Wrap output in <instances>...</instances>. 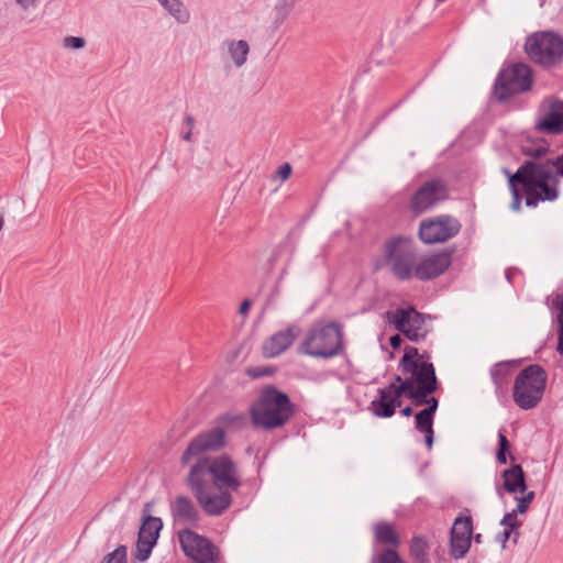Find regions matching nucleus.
<instances>
[{
  "mask_svg": "<svg viewBox=\"0 0 563 563\" xmlns=\"http://www.w3.org/2000/svg\"><path fill=\"white\" fill-rule=\"evenodd\" d=\"M512 533H516V538L512 539V542L517 543L520 532L515 529L508 528V527H505V529L503 531L498 532L496 534L495 539L498 543H500L503 549H506L507 542H508V540L511 539Z\"/></svg>",
  "mask_w": 563,
  "mask_h": 563,
  "instance_id": "nucleus-39",
  "label": "nucleus"
},
{
  "mask_svg": "<svg viewBox=\"0 0 563 563\" xmlns=\"http://www.w3.org/2000/svg\"><path fill=\"white\" fill-rule=\"evenodd\" d=\"M433 415L428 413L424 410H420L415 416L416 429L419 430L420 432L433 430Z\"/></svg>",
  "mask_w": 563,
  "mask_h": 563,
  "instance_id": "nucleus-34",
  "label": "nucleus"
},
{
  "mask_svg": "<svg viewBox=\"0 0 563 563\" xmlns=\"http://www.w3.org/2000/svg\"><path fill=\"white\" fill-rule=\"evenodd\" d=\"M435 563H452L451 559L445 555L444 549L438 548L434 551Z\"/></svg>",
  "mask_w": 563,
  "mask_h": 563,
  "instance_id": "nucleus-43",
  "label": "nucleus"
},
{
  "mask_svg": "<svg viewBox=\"0 0 563 563\" xmlns=\"http://www.w3.org/2000/svg\"><path fill=\"white\" fill-rule=\"evenodd\" d=\"M473 521L471 516L455 518L450 531V555L455 560L463 559L471 548Z\"/></svg>",
  "mask_w": 563,
  "mask_h": 563,
  "instance_id": "nucleus-15",
  "label": "nucleus"
},
{
  "mask_svg": "<svg viewBox=\"0 0 563 563\" xmlns=\"http://www.w3.org/2000/svg\"><path fill=\"white\" fill-rule=\"evenodd\" d=\"M371 563H406L396 549L385 548L380 553L371 559Z\"/></svg>",
  "mask_w": 563,
  "mask_h": 563,
  "instance_id": "nucleus-33",
  "label": "nucleus"
},
{
  "mask_svg": "<svg viewBox=\"0 0 563 563\" xmlns=\"http://www.w3.org/2000/svg\"><path fill=\"white\" fill-rule=\"evenodd\" d=\"M389 385L378 389V397L371 402V409L376 417L390 418L394 416Z\"/></svg>",
  "mask_w": 563,
  "mask_h": 563,
  "instance_id": "nucleus-23",
  "label": "nucleus"
},
{
  "mask_svg": "<svg viewBox=\"0 0 563 563\" xmlns=\"http://www.w3.org/2000/svg\"><path fill=\"white\" fill-rule=\"evenodd\" d=\"M404 375H408L405 378L402 385L409 384L408 396H416L419 394H433L439 387V382L435 375V368L432 363H417L415 368L400 369Z\"/></svg>",
  "mask_w": 563,
  "mask_h": 563,
  "instance_id": "nucleus-13",
  "label": "nucleus"
},
{
  "mask_svg": "<svg viewBox=\"0 0 563 563\" xmlns=\"http://www.w3.org/2000/svg\"><path fill=\"white\" fill-rule=\"evenodd\" d=\"M481 538H482L481 533L476 534L475 538H474L475 542L479 543L481 542Z\"/></svg>",
  "mask_w": 563,
  "mask_h": 563,
  "instance_id": "nucleus-58",
  "label": "nucleus"
},
{
  "mask_svg": "<svg viewBox=\"0 0 563 563\" xmlns=\"http://www.w3.org/2000/svg\"><path fill=\"white\" fill-rule=\"evenodd\" d=\"M423 433H424L426 445H427L428 450H431L432 445H433L434 431L433 430H429V431H426Z\"/></svg>",
  "mask_w": 563,
  "mask_h": 563,
  "instance_id": "nucleus-47",
  "label": "nucleus"
},
{
  "mask_svg": "<svg viewBox=\"0 0 563 563\" xmlns=\"http://www.w3.org/2000/svg\"><path fill=\"white\" fill-rule=\"evenodd\" d=\"M460 221L449 214H441L421 221L419 238L424 244L443 243L459 234Z\"/></svg>",
  "mask_w": 563,
  "mask_h": 563,
  "instance_id": "nucleus-10",
  "label": "nucleus"
},
{
  "mask_svg": "<svg viewBox=\"0 0 563 563\" xmlns=\"http://www.w3.org/2000/svg\"><path fill=\"white\" fill-rule=\"evenodd\" d=\"M547 379V372L538 364L521 369L514 382V402L522 410L537 408L543 398Z\"/></svg>",
  "mask_w": 563,
  "mask_h": 563,
  "instance_id": "nucleus-5",
  "label": "nucleus"
},
{
  "mask_svg": "<svg viewBox=\"0 0 563 563\" xmlns=\"http://www.w3.org/2000/svg\"><path fill=\"white\" fill-rule=\"evenodd\" d=\"M276 173L283 180H286L291 174V166L285 163L278 167Z\"/></svg>",
  "mask_w": 563,
  "mask_h": 563,
  "instance_id": "nucleus-42",
  "label": "nucleus"
},
{
  "mask_svg": "<svg viewBox=\"0 0 563 563\" xmlns=\"http://www.w3.org/2000/svg\"><path fill=\"white\" fill-rule=\"evenodd\" d=\"M191 136H192V130H189L183 135V140L189 142L191 141Z\"/></svg>",
  "mask_w": 563,
  "mask_h": 563,
  "instance_id": "nucleus-55",
  "label": "nucleus"
},
{
  "mask_svg": "<svg viewBox=\"0 0 563 563\" xmlns=\"http://www.w3.org/2000/svg\"><path fill=\"white\" fill-rule=\"evenodd\" d=\"M523 163H531L537 166V169L540 172H545L547 176L543 184L548 188H556L558 180L552 175V167L556 169V174L563 177V154L558 156L554 159H545L543 162L536 161H525Z\"/></svg>",
  "mask_w": 563,
  "mask_h": 563,
  "instance_id": "nucleus-22",
  "label": "nucleus"
},
{
  "mask_svg": "<svg viewBox=\"0 0 563 563\" xmlns=\"http://www.w3.org/2000/svg\"><path fill=\"white\" fill-rule=\"evenodd\" d=\"M223 45L227 47L228 53L236 68L242 67L246 63L250 53V46L246 41L227 40L223 42Z\"/></svg>",
  "mask_w": 563,
  "mask_h": 563,
  "instance_id": "nucleus-24",
  "label": "nucleus"
},
{
  "mask_svg": "<svg viewBox=\"0 0 563 563\" xmlns=\"http://www.w3.org/2000/svg\"><path fill=\"white\" fill-rule=\"evenodd\" d=\"M15 2L23 9L29 10L30 8L34 7L37 2V0H15Z\"/></svg>",
  "mask_w": 563,
  "mask_h": 563,
  "instance_id": "nucleus-48",
  "label": "nucleus"
},
{
  "mask_svg": "<svg viewBox=\"0 0 563 563\" xmlns=\"http://www.w3.org/2000/svg\"><path fill=\"white\" fill-rule=\"evenodd\" d=\"M404 382H405V378H402L400 375H396L393 383H395L396 385H402Z\"/></svg>",
  "mask_w": 563,
  "mask_h": 563,
  "instance_id": "nucleus-56",
  "label": "nucleus"
},
{
  "mask_svg": "<svg viewBox=\"0 0 563 563\" xmlns=\"http://www.w3.org/2000/svg\"><path fill=\"white\" fill-rule=\"evenodd\" d=\"M500 525L519 531L522 521L518 519V512L512 510L504 515L503 519L500 520Z\"/></svg>",
  "mask_w": 563,
  "mask_h": 563,
  "instance_id": "nucleus-40",
  "label": "nucleus"
},
{
  "mask_svg": "<svg viewBox=\"0 0 563 563\" xmlns=\"http://www.w3.org/2000/svg\"><path fill=\"white\" fill-rule=\"evenodd\" d=\"M503 487L510 494L525 493L527 490L526 474L520 464H512L501 472Z\"/></svg>",
  "mask_w": 563,
  "mask_h": 563,
  "instance_id": "nucleus-20",
  "label": "nucleus"
},
{
  "mask_svg": "<svg viewBox=\"0 0 563 563\" xmlns=\"http://www.w3.org/2000/svg\"><path fill=\"white\" fill-rule=\"evenodd\" d=\"M170 512L176 525L195 527L198 525L200 515L194 501L185 495L177 496L170 503Z\"/></svg>",
  "mask_w": 563,
  "mask_h": 563,
  "instance_id": "nucleus-18",
  "label": "nucleus"
},
{
  "mask_svg": "<svg viewBox=\"0 0 563 563\" xmlns=\"http://www.w3.org/2000/svg\"><path fill=\"white\" fill-rule=\"evenodd\" d=\"M245 421V416L242 413H224L217 419V424L211 429H221L224 433V440L227 441V428L231 426H239Z\"/></svg>",
  "mask_w": 563,
  "mask_h": 563,
  "instance_id": "nucleus-31",
  "label": "nucleus"
},
{
  "mask_svg": "<svg viewBox=\"0 0 563 563\" xmlns=\"http://www.w3.org/2000/svg\"><path fill=\"white\" fill-rule=\"evenodd\" d=\"M410 385H396L395 383L389 384V390L391 396V404L394 405V413L396 412V408L400 407L402 404L401 396L405 395L408 397V387Z\"/></svg>",
  "mask_w": 563,
  "mask_h": 563,
  "instance_id": "nucleus-36",
  "label": "nucleus"
},
{
  "mask_svg": "<svg viewBox=\"0 0 563 563\" xmlns=\"http://www.w3.org/2000/svg\"><path fill=\"white\" fill-rule=\"evenodd\" d=\"M298 0H276L273 9L274 23L279 26L288 18Z\"/></svg>",
  "mask_w": 563,
  "mask_h": 563,
  "instance_id": "nucleus-29",
  "label": "nucleus"
},
{
  "mask_svg": "<svg viewBox=\"0 0 563 563\" xmlns=\"http://www.w3.org/2000/svg\"><path fill=\"white\" fill-rule=\"evenodd\" d=\"M525 49L534 63L554 66L563 59V37L554 32H538L527 37Z\"/></svg>",
  "mask_w": 563,
  "mask_h": 563,
  "instance_id": "nucleus-7",
  "label": "nucleus"
},
{
  "mask_svg": "<svg viewBox=\"0 0 563 563\" xmlns=\"http://www.w3.org/2000/svg\"><path fill=\"white\" fill-rule=\"evenodd\" d=\"M125 545H119L113 552L106 555L101 563H128Z\"/></svg>",
  "mask_w": 563,
  "mask_h": 563,
  "instance_id": "nucleus-38",
  "label": "nucleus"
},
{
  "mask_svg": "<svg viewBox=\"0 0 563 563\" xmlns=\"http://www.w3.org/2000/svg\"><path fill=\"white\" fill-rule=\"evenodd\" d=\"M163 528V521L158 517L153 516H144L142 518V523L139 529L137 537L143 538L144 540H153L157 542V539L159 537V532Z\"/></svg>",
  "mask_w": 563,
  "mask_h": 563,
  "instance_id": "nucleus-25",
  "label": "nucleus"
},
{
  "mask_svg": "<svg viewBox=\"0 0 563 563\" xmlns=\"http://www.w3.org/2000/svg\"><path fill=\"white\" fill-rule=\"evenodd\" d=\"M400 412L405 417H410L412 415V408L410 406H407L402 408Z\"/></svg>",
  "mask_w": 563,
  "mask_h": 563,
  "instance_id": "nucleus-54",
  "label": "nucleus"
},
{
  "mask_svg": "<svg viewBox=\"0 0 563 563\" xmlns=\"http://www.w3.org/2000/svg\"><path fill=\"white\" fill-rule=\"evenodd\" d=\"M389 343L394 349H398L402 343V339L399 334H395L389 338Z\"/></svg>",
  "mask_w": 563,
  "mask_h": 563,
  "instance_id": "nucleus-49",
  "label": "nucleus"
},
{
  "mask_svg": "<svg viewBox=\"0 0 563 563\" xmlns=\"http://www.w3.org/2000/svg\"><path fill=\"white\" fill-rule=\"evenodd\" d=\"M497 494H498L499 496H503L501 490H500V488H499V487H497Z\"/></svg>",
  "mask_w": 563,
  "mask_h": 563,
  "instance_id": "nucleus-59",
  "label": "nucleus"
},
{
  "mask_svg": "<svg viewBox=\"0 0 563 563\" xmlns=\"http://www.w3.org/2000/svg\"><path fill=\"white\" fill-rule=\"evenodd\" d=\"M428 354H420L417 347L407 345L404 350V355L399 361V369H413L415 364L428 362Z\"/></svg>",
  "mask_w": 563,
  "mask_h": 563,
  "instance_id": "nucleus-28",
  "label": "nucleus"
},
{
  "mask_svg": "<svg viewBox=\"0 0 563 563\" xmlns=\"http://www.w3.org/2000/svg\"><path fill=\"white\" fill-rule=\"evenodd\" d=\"M534 497H536V494H534V492H532V490L527 492V493L522 496V498H523L527 503H529V504H531V503L533 501Z\"/></svg>",
  "mask_w": 563,
  "mask_h": 563,
  "instance_id": "nucleus-53",
  "label": "nucleus"
},
{
  "mask_svg": "<svg viewBox=\"0 0 563 563\" xmlns=\"http://www.w3.org/2000/svg\"><path fill=\"white\" fill-rule=\"evenodd\" d=\"M429 542L423 536H413L409 544V553L415 563H428Z\"/></svg>",
  "mask_w": 563,
  "mask_h": 563,
  "instance_id": "nucleus-26",
  "label": "nucleus"
},
{
  "mask_svg": "<svg viewBox=\"0 0 563 563\" xmlns=\"http://www.w3.org/2000/svg\"><path fill=\"white\" fill-rule=\"evenodd\" d=\"M516 500L517 507L514 509L515 512L525 514L529 509L530 504L527 503L522 497H517Z\"/></svg>",
  "mask_w": 563,
  "mask_h": 563,
  "instance_id": "nucleus-45",
  "label": "nucleus"
},
{
  "mask_svg": "<svg viewBox=\"0 0 563 563\" xmlns=\"http://www.w3.org/2000/svg\"><path fill=\"white\" fill-rule=\"evenodd\" d=\"M225 445L221 429H208L194 437L180 456V464L189 466L186 485L208 516H220L229 509L231 493L243 483L240 467L229 454L209 455Z\"/></svg>",
  "mask_w": 563,
  "mask_h": 563,
  "instance_id": "nucleus-1",
  "label": "nucleus"
},
{
  "mask_svg": "<svg viewBox=\"0 0 563 563\" xmlns=\"http://www.w3.org/2000/svg\"><path fill=\"white\" fill-rule=\"evenodd\" d=\"M531 86V69L525 64H515L498 74L494 93L499 101H506L515 95L530 90Z\"/></svg>",
  "mask_w": 563,
  "mask_h": 563,
  "instance_id": "nucleus-8",
  "label": "nucleus"
},
{
  "mask_svg": "<svg viewBox=\"0 0 563 563\" xmlns=\"http://www.w3.org/2000/svg\"><path fill=\"white\" fill-rule=\"evenodd\" d=\"M509 450H510V442L507 439V437L505 435L504 430H499V432H498V450L496 453V460L499 464L504 465L507 463V461H508L507 453L509 452Z\"/></svg>",
  "mask_w": 563,
  "mask_h": 563,
  "instance_id": "nucleus-35",
  "label": "nucleus"
},
{
  "mask_svg": "<svg viewBox=\"0 0 563 563\" xmlns=\"http://www.w3.org/2000/svg\"><path fill=\"white\" fill-rule=\"evenodd\" d=\"M552 309L558 311L556 321L559 325L558 330V346L556 351L563 355V292L559 294L552 300Z\"/></svg>",
  "mask_w": 563,
  "mask_h": 563,
  "instance_id": "nucleus-30",
  "label": "nucleus"
},
{
  "mask_svg": "<svg viewBox=\"0 0 563 563\" xmlns=\"http://www.w3.org/2000/svg\"><path fill=\"white\" fill-rule=\"evenodd\" d=\"M547 173L539 172L531 163H522L514 176H510L509 189L512 195L511 209L519 211L521 208V195L518 186L521 187L526 197V206L536 208L539 201H552L558 198V188H548L543 181Z\"/></svg>",
  "mask_w": 563,
  "mask_h": 563,
  "instance_id": "nucleus-3",
  "label": "nucleus"
},
{
  "mask_svg": "<svg viewBox=\"0 0 563 563\" xmlns=\"http://www.w3.org/2000/svg\"><path fill=\"white\" fill-rule=\"evenodd\" d=\"M386 261L394 276L399 280H409L415 275L416 250L410 239L396 236L385 244Z\"/></svg>",
  "mask_w": 563,
  "mask_h": 563,
  "instance_id": "nucleus-6",
  "label": "nucleus"
},
{
  "mask_svg": "<svg viewBox=\"0 0 563 563\" xmlns=\"http://www.w3.org/2000/svg\"><path fill=\"white\" fill-rule=\"evenodd\" d=\"M519 365V361H504L495 364L490 368L492 380L495 385V393L505 395L509 383V377L512 373V368Z\"/></svg>",
  "mask_w": 563,
  "mask_h": 563,
  "instance_id": "nucleus-19",
  "label": "nucleus"
},
{
  "mask_svg": "<svg viewBox=\"0 0 563 563\" xmlns=\"http://www.w3.org/2000/svg\"><path fill=\"white\" fill-rule=\"evenodd\" d=\"M250 307H251V301H250V299H245V300H243V301H242V303H241V306H240V309H239V312H240L241 314H246V313H247V311H249V309H250Z\"/></svg>",
  "mask_w": 563,
  "mask_h": 563,
  "instance_id": "nucleus-50",
  "label": "nucleus"
},
{
  "mask_svg": "<svg viewBox=\"0 0 563 563\" xmlns=\"http://www.w3.org/2000/svg\"><path fill=\"white\" fill-rule=\"evenodd\" d=\"M427 405H428V407L424 408L423 410L427 411L428 413H431L434 416V413L438 409V406H439V400L435 397H430V398H428Z\"/></svg>",
  "mask_w": 563,
  "mask_h": 563,
  "instance_id": "nucleus-46",
  "label": "nucleus"
},
{
  "mask_svg": "<svg viewBox=\"0 0 563 563\" xmlns=\"http://www.w3.org/2000/svg\"><path fill=\"white\" fill-rule=\"evenodd\" d=\"M86 45V40L79 36H67L64 38V46L67 48L80 49Z\"/></svg>",
  "mask_w": 563,
  "mask_h": 563,
  "instance_id": "nucleus-41",
  "label": "nucleus"
},
{
  "mask_svg": "<svg viewBox=\"0 0 563 563\" xmlns=\"http://www.w3.org/2000/svg\"><path fill=\"white\" fill-rule=\"evenodd\" d=\"M450 252H440L422 260L415 267V276L420 280H430L443 274L451 265Z\"/></svg>",
  "mask_w": 563,
  "mask_h": 563,
  "instance_id": "nucleus-17",
  "label": "nucleus"
},
{
  "mask_svg": "<svg viewBox=\"0 0 563 563\" xmlns=\"http://www.w3.org/2000/svg\"><path fill=\"white\" fill-rule=\"evenodd\" d=\"M161 5L179 23L186 24L190 13L180 0H157Z\"/></svg>",
  "mask_w": 563,
  "mask_h": 563,
  "instance_id": "nucleus-27",
  "label": "nucleus"
},
{
  "mask_svg": "<svg viewBox=\"0 0 563 563\" xmlns=\"http://www.w3.org/2000/svg\"><path fill=\"white\" fill-rule=\"evenodd\" d=\"M294 413L289 396L274 385L265 386L250 407L252 426L266 431L284 427Z\"/></svg>",
  "mask_w": 563,
  "mask_h": 563,
  "instance_id": "nucleus-2",
  "label": "nucleus"
},
{
  "mask_svg": "<svg viewBox=\"0 0 563 563\" xmlns=\"http://www.w3.org/2000/svg\"><path fill=\"white\" fill-rule=\"evenodd\" d=\"M449 196L448 185L441 178H433L423 183L412 195L409 203L415 216L422 214L435 205L444 201Z\"/></svg>",
  "mask_w": 563,
  "mask_h": 563,
  "instance_id": "nucleus-12",
  "label": "nucleus"
},
{
  "mask_svg": "<svg viewBox=\"0 0 563 563\" xmlns=\"http://www.w3.org/2000/svg\"><path fill=\"white\" fill-rule=\"evenodd\" d=\"M503 173L507 176L508 181L510 180V176H514V174H511V173H510V170H509V169H507V168H504V169H503Z\"/></svg>",
  "mask_w": 563,
  "mask_h": 563,
  "instance_id": "nucleus-57",
  "label": "nucleus"
},
{
  "mask_svg": "<svg viewBox=\"0 0 563 563\" xmlns=\"http://www.w3.org/2000/svg\"><path fill=\"white\" fill-rule=\"evenodd\" d=\"M301 329L297 324H291L285 330L278 331L264 341L262 345L263 355L273 358L280 355L291 346L299 336Z\"/></svg>",
  "mask_w": 563,
  "mask_h": 563,
  "instance_id": "nucleus-16",
  "label": "nucleus"
},
{
  "mask_svg": "<svg viewBox=\"0 0 563 563\" xmlns=\"http://www.w3.org/2000/svg\"><path fill=\"white\" fill-rule=\"evenodd\" d=\"M343 350V331L336 322L312 325L299 346V353L313 357L330 358Z\"/></svg>",
  "mask_w": 563,
  "mask_h": 563,
  "instance_id": "nucleus-4",
  "label": "nucleus"
},
{
  "mask_svg": "<svg viewBox=\"0 0 563 563\" xmlns=\"http://www.w3.org/2000/svg\"><path fill=\"white\" fill-rule=\"evenodd\" d=\"M549 152V145L544 141L537 145H526L522 147V154L532 158H541Z\"/></svg>",
  "mask_w": 563,
  "mask_h": 563,
  "instance_id": "nucleus-37",
  "label": "nucleus"
},
{
  "mask_svg": "<svg viewBox=\"0 0 563 563\" xmlns=\"http://www.w3.org/2000/svg\"><path fill=\"white\" fill-rule=\"evenodd\" d=\"M389 322L395 329L402 333L411 342L424 341L430 330L427 328L426 316L412 306L408 308H398L394 312H387Z\"/></svg>",
  "mask_w": 563,
  "mask_h": 563,
  "instance_id": "nucleus-9",
  "label": "nucleus"
},
{
  "mask_svg": "<svg viewBox=\"0 0 563 563\" xmlns=\"http://www.w3.org/2000/svg\"><path fill=\"white\" fill-rule=\"evenodd\" d=\"M430 395L431 394L424 395V394L417 393L416 396H408V398L413 399L416 406H423V405H427L428 398Z\"/></svg>",
  "mask_w": 563,
  "mask_h": 563,
  "instance_id": "nucleus-44",
  "label": "nucleus"
},
{
  "mask_svg": "<svg viewBox=\"0 0 563 563\" xmlns=\"http://www.w3.org/2000/svg\"><path fill=\"white\" fill-rule=\"evenodd\" d=\"M185 123L188 126L189 130H192L195 126V119L191 114H187L185 117Z\"/></svg>",
  "mask_w": 563,
  "mask_h": 563,
  "instance_id": "nucleus-52",
  "label": "nucleus"
},
{
  "mask_svg": "<svg viewBox=\"0 0 563 563\" xmlns=\"http://www.w3.org/2000/svg\"><path fill=\"white\" fill-rule=\"evenodd\" d=\"M540 115L536 130L540 133L558 135L563 133V101L554 98L545 99L539 109Z\"/></svg>",
  "mask_w": 563,
  "mask_h": 563,
  "instance_id": "nucleus-14",
  "label": "nucleus"
},
{
  "mask_svg": "<svg viewBox=\"0 0 563 563\" xmlns=\"http://www.w3.org/2000/svg\"><path fill=\"white\" fill-rule=\"evenodd\" d=\"M518 273L516 268H508L505 272V276L509 283H512L514 276Z\"/></svg>",
  "mask_w": 563,
  "mask_h": 563,
  "instance_id": "nucleus-51",
  "label": "nucleus"
},
{
  "mask_svg": "<svg viewBox=\"0 0 563 563\" xmlns=\"http://www.w3.org/2000/svg\"><path fill=\"white\" fill-rule=\"evenodd\" d=\"M156 543L157 542H155L153 539L150 541V540H144L141 537H137L136 550L134 553L135 560H137L140 562H145L146 560H148V558L152 553V550L156 545Z\"/></svg>",
  "mask_w": 563,
  "mask_h": 563,
  "instance_id": "nucleus-32",
  "label": "nucleus"
},
{
  "mask_svg": "<svg viewBox=\"0 0 563 563\" xmlns=\"http://www.w3.org/2000/svg\"><path fill=\"white\" fill-rule=\"evenodd\" d=\"M375 542L384 545H391L396 549L400 545V537L394 528V525L386 521H378L373 526Z\"/></svg>",
  "mask_w": 563,
  "mask_h": 563,
  "instance_id": "nucleus-21",
  "label": "nucleus"
},
{
  "mask_svg": "<svg viewBox=\"0 0 563 563\" xmlns=\"http://www.w3.org/2000/svg\"><path fill=\"white\" fill-rule=\"evenodd\" d=\"M184 553L196 563H218L216 545L206 537L186 528L178 532Z\"/></svg>",
  "mask_w": 563,
  "mask_h": 563,
  "instance_id": "nucleus-11",
  "label": "nucleus"
}]
</instances>
